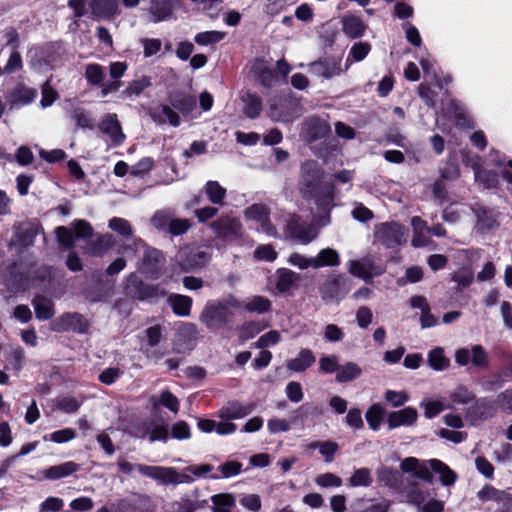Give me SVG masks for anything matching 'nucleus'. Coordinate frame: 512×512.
<instances>
[{
	"label": "nucleus",
	"instance_id": "48",
	"mask_svg": "<svg viewBox=\"0 0 512 512\" xmlns=\"http://www.w3.org/2000/svg\"><path fill=\"white\" fill-rule=\"evenodd\" d=\"M243 101L245 103L244 113L247 117L253 119L259 116L262 110V101L258 96L248 94L246 97L243 98Z\"/></svg>",
	"mask_w": 512,
	"mask_h": 512
},
{
	"label": "nucleus",
	"instance_id": "2",
	"mask_svg": "<svg viewBox=\"0 0 512 512\" xmlns=\"http://www.w3.org/2000/svg\"><path fill=\"white\" fill-rule=\"evenodd\" d=\"M330 223L329 212L320 216L316 224L308 223L296 214L290 215L284 227V235L286 239L296 241L300 244H309L314 241L319 234V227L326 226Z\"/></svg>",
	"mask_w": 512,
	"mask_h": 512
},
{
	"label": "nucleus",
	"instance_id": "21",
	"mask_svg": "<svg viewBox=\"0 0 512 512\" xmlns=\"http://www.w3.org/2000/svg\"><path fill=\"white\" fill-rule=\"evenodd\" d=\"M417 419V410L413 407H406L391 412L387 417V424L389 429H394L400 426H412L416 423Z\"/></svg>",
	"mask_w": 512,
	"mask_h": 512
},
{
	"label": "nucleus",
	"instance_id": "23",
	"mask_svg": "<svg viewBox=\"0 0 512 512\" xmlns=\"http://www.w3.org/2000/svg\"><path fill=\"white\" fill-rule=\"evenodd\" d=\"M310 72L315 76L329 79L333 76L340 75L342 69L340 61L334 59H325L311 63Z\"/></svg>",
	"mask_w": 512,
	"mask_h": 512
},
{
	"label": "nucleus",
	"instance_id": "58",
	"mask_svg": "<svg viewBox=\"0 0 512 512\" xmlns=\"http://www.w3.org/2000/svg\"><path fill=\"white\" fill-rule=\"evenodd\" d=\"M71 227L77 238L88 239L93 235L92 226L85 220H74L71 223Z\"/></svg>",
	"mask_w": 512,
	"mask_h": 512
},
{
	"label": "nucleus",
	"instance_id": "47",
	"mask_svg": "<svg viewBox=\"0 0 512 512\" xmlns=\"http://www.w3.org/2000/svg\"><path fill=\"white\" fill-rule=\"evenodd\" d=\"M383 414L384 411L379 404H373L367 409L365 418L368 426L372 430L377 431L379 429L383 419Z\"/></svg>",
	"mask_w": 512,
	"mask_h": 512
},
{
	"label": "nucleus",
	"instance_id": "51",
	"mask_svg": "<svg viewBox=\"0 0 512 512\" xmlns=\"http://www.w3.org/2000/svg\"><path fill=\"white\" fill-rule=\"evenodd\" d=\"M225 36V32L211 30L196 34L194 40L198 45L206 46L220 42Z\"/></svg>",
	"mask_w": 512,
	"mask_h": 512
},
{
	"label": "nucleus",
	"instance_id": "19",
	"mask_svg": "<svg viewBox=\"0 0 512 512\" xmlns=\"http://www.w3.org/2000/svg\"><path fill=\"white\" fill-rule=\"evenodd\" d=\"M42 227L37 221H25L14 226L16 242L28 247L33 244L35 237L42 232Z\"/></svg>",
	"mask_w": 512,
	"mask_h": 512
},
{
	"label": "nucleus",
	"instance_id": "55",
	"mask_svg": "<svg viewBox=\"0 0 512 512\" xmlns=\"http://www.w3.org/2000/svg\"><path fill=\"white\" fill-rule=\"evenodd\" d=\"M471 363L477 368H487L489 364L488 355L481 345L471 347Z\"/></svg>",
	"mask_w": 512,
	"mask_h": 512
},
{
	"label": "nucleus",
	"instance_id": "8",
	"mask_svg": "<svg viewBox=\"0 0 512 512\" xmlns=\"http://www.w3.org/2000/svg\"><path fill=\"white\" fill-rule=\"evenodd\" d=\"M124 290L126 295L140 301L156 299L160 296L158 285L143 282L135 273H131L126 277Z\"/></svg>",
	"mask_w": 512,
	"mask_h": 512
},
{
	"label": "nucleus",
	"instance_id": "37",
	"mask_svg": "<svg viewBox=\"0 0 512 512\" xmlns=\"http://www.w3.org/2000/svg\"><path fill=\"white\" fill-rule=\"evenodd\" d=\"M208 200L215 205H223L227 190L218 181L210 180L204 186Z\"/></svg>",
	"mask_w": 512,
	"mask_h": 512
},
{
	"label": "nucleus",
	"instance_id": "60",
	"mask_svg": "<svg viewBox=\"0 0 512 512\" xmlns=\"http://www.w3.org/2000/svg\"><path fill=\"white\" fill-rule=\"evenodd\" d=\"M191 228V221L189 219L172 218L169 232L173 236L185 234Z\"/></svg>",
	"mask_w": 512,
	"mask_h": 512
},
{
	"label": "nucleus",
	"instance_id": "45",
	"mask_svg": "<svg viewBox=\"0 0 512 512\" xmlns=\"http://www.w3.org/2000/svg\"><path fill=\"white\" fill-rule=\"evenodd\" d=\"M85 78L89 84L93 86H100L105 78V70L99 64H88L85 67Z\"/></svg>",
	"mask_w": 512,
	"mask_h": 512
},
{
	"label": "nucleus",
	"instance_id": "43",
	"mask_svg": "<svg viewBox=\"0 0 512 512\" xmlns=\"http://www.w3.org/2000/svg\"><path fill=\"white\" fill-rule=\"evenodd\" d=\"M314 261H316L315 269L324 266L335 267L340 264V256L335 249L325 248L319 251L318 255L314 257Z\"/></svg>",
	"mask_w": 512,
	"mask_h": 512
},
{
	"label": "nucleus",
	"instance_id": "29",
	"mask_svg": "<svg viewBox=\"0 0 512 512\" xmlns=\"http://www.w3.org/2000/svg\"><path fill=\"white\" fill-rule=\"evenodd\" d=\"M299 280L300 276L296 272L287 268H280L276 271L275 287L280 293H286Z\"/></svg>",
	"mask_w": 512,
	"mask_h": 512
},
{
	"label": "nucleus",
	"instance_id": "9",
	"mask_svg": "<svg viewBox=\"0 0 512 512\" xmlns=\"http://www.w3.org/2000/svg\"><path fill=\"white\" fill-rule=\"evenodd\" d=\"M165 257L161 250L146 247L138 269L147 278L156 280L163 274Z\"/></svg>",
	"mask_w": 512,
	"mask_h": 512
},
{
	"label": "nucleus",
	"instance_id": "39",
	"mask_svg": "<svg viewBox=\"0 0 512 512\" xmlns=\"http://www.w3.org/2000/svg\"><path fill=\"white\" fill-rule=\"evenodd\" d=\"M271 301L261 295H254L244 302L243 309L247 312H256L258 314H264L271 310Z\"/></svg>",
	"mask_w": 512,
	"mask_h": 512
},
{
	"label": "nucleus",
	"instance_id": "25",
	"mask_svg": "<svg viewBox=\"0 0 512 512\" xmlns=\"http://www.w3.org/2000/svg\"><path fill=\"white\" fill-rule=\"evenodd\" d=\"M253 409L252 404L245 405L238 401H230L220 409L219 416L225 420L242 419L249 415Z\"/></svg>",
	"mask_w": 512,
	"mask_h": 512
},
{
	"label": "nucleus",
	"instance_id": "33",
	"mask_svg": "<svg viewBox=\"0 0 512 512\" xmlns=\"http://www.w3.org/2000/svg\"><path fill=\"white\" fill-rule=\"evenodd\" d=\"M428 463L431 469L440 475V481L444 486H451L455 483L457 475L445 463L438 459H431Z\"/></svg>",
	"mask_w": 512,
	"mask_h": 512
},
{
	"label": "nucleus",
	"instance_id": "56",
	"mask_svg": "<svg viewBox=\"0 0 512 512\" xmlns=\"http://www.w3.org/2000/svg\"><path fill=\"white\" fill-rule=\"evenodd\" d=\"M172 218L168 211H157L151 218V224L158 230L168 231Z\"/></svg>",
	"mask_w": 512,
	"mask_h": 512
},
{
	"label": "nucleus",
	"instance_id": "13",
	"mask_svg": "<svg viewBox=\"0 0 512 512\" xmlns=\"http://www.w3.org/2000/svg\"><path fill=\"white\" fill-rule=\"evenodd\" d=\"M98 128L110 139L114 146H119L125 141L126 136L123 133L121 123L115 113L105 114L102 117Z\"/></svg>",
	"mask_w": 512,
	"mask_h": 512
},
{
	"label": "nucleus",
	"instance_id": "4",
	"mask_svg": "<svg viewBox=\"0 0 512 512\" xmlns=\"http://www.w3.org/2000/svg\"><path fill=\"white\" fill-rule=\"evenodd\" d=\"M137 470L143 476L149 477L162 485H176L180 483H190L193 481L191 476L181 474L173 467L138 464Z\"/></svg>",
	"mask_w": 512,
	"mask_h": 512
},
{
	"label": "nucleus",
	"instance_id": "28",
	"mask_svg": "<svg viewBox=\"0 0 512 512\" xmlns=\"http://www.w3.org/2000/svg\"><path fill=\"white\" fill-rule=\"evenodd\" d=\"M477 497L480 501H494L503 504H512V494L499 490L489 484H486L481 490L478 491Z\"/></svg>",
	"mask_w": 512,
	"mask_h": 512
},
{
	"label": "nucleus",
	"instance_id": "3",
	"mask_svg": "<svg viewBox=\"0 0 512 512\" xmlns=\"http://www.w3.org/2000/svg\"><path fill=\"white\" fill-rule=\"evenodd\" d=\"M233 312L218 301H209L200 314V321L209 330H220L233 320Z\"/></svg>",
	"mask_w": 512,
	"mask_h": 512
},
{
	"label": "nucleus",
	"instance_id": "1",
	"mask_svg": "<svg viewBox=\"0 0 512 512\" xmlns=\"http://www.w3.org/2000/svg\"><path fill=\"white\" fill-rule=\"evenodd\" d=\"M323 179V171L313 160L305 161L301 166L300 189L304 197L314 198L319 208L326 209L332 205L333 195L327 192L319 194V186Z\"/></svg>",
	"mask_w": 512,
	"mask_h": 512
},
{
	"label": "nucleus",
	"instance_id": "32",
	"mask_svg": "<svg viewBox=\"0 0 512 512\" xmlns=\"http://www.w3.org/2000/svg\"><path fill=\"white\" fill-rule=\"evenodd\" d=\"M168 435L169 432L166 424H156L155 421H152L144 424L143 433L140 437H148L151 442H154L157 440L166 441L168 439Z\"/></svg>",
	"mask_w": 512,
	"mask_h": 512
},
{
	"label": "nucleus",
	"instance_id": "27",
	"mask_svg": "<svg viewBox=\"0 0 512 512\" xmlns=\"http://www.w3.org/2000/svg\"><path fill=\"white\" fill-rule=\"evenodd\" d=\"M341 23L344 34L351 39L360 38L365 33L366 24L358 16L345 15L342 17Z\"/></svg>",
	"mask_w": 512,
	"mask_h": 512
},
{
	"label": "nucleus",
	"instance_id": "20",
	"mask_svg": "<svg viewBox=\"0 0 512 512\" xmlns=\"http://www.w3.org/2000/svg\"><path fill=\"white\" fill-rule=\"evenodd\" d=\"M36 95L37 91L35 89L26 87L23 84H18L7 93L6 99L12 109L31 103Z\"/></svg>",
	"mask_w": 512,
	"mask_h": 512
},
{
	"label": "nucleus",
	"instance_id": "61",
	"mask_svg": "<svg viewBox=\"0 0 512 512\" xmlns=\"http://www.w3.org/2000/svg\"><path fill=\"white\" fill-rule=\"evenodd\" d=\"M384 398L393 407H400L409 400V395L405 391L387 390Z\"/></svg>",
	"mask_w": 512,
	"mask_h": 512
},
{
	"label": "nucleus",
	"instance_id": "54",
	"mask_svg": "<svg viewBox=\"0 0 512 512\" xmlns=\"http://www.w3.org/2000/svg\"><path fill=\"white\" fill-rule=\"evenodd\" d=\"M57 241L66 249H73L75 247V239L73 230L65 226H59L55 229Z\"/></svg>",
	"mask_w": 512,
	"mask_h": 512
},
{
	"label": "nucleus",
	"instance_id": "49",
	"mask_svg": "<svg viewBox=\"0 0 512 512\" xmlns=\"http://www.w3.org/2000/svg\"><path fill=\"white\" fill-rule=\"evenodd\" d=\"M475 398V394L465 386H458L450 393V399L456 404H471Z\"/></svg>",
	"mask_w": 512,
	"mask_h": 512
},
{
	"label": "nucleus",
	"instance_id": "62",
	"mask_svg": "<svg viewBox=\"0 0 512 512\" xmlns=\"http://www.w3.org/2000/svg\"><path fill=\"white\" fill-rule=\"evenodd\" d=\"M390 506L389 501L383 500L379 503H368L361 501L355 512H387Z\"/></svg>",
	"mask_w": 512,
	"mask_h": 512
},
{
	"label": "nucleus",
	"instance_id": "50",
	"mask_svg": "<svg viewBox=\"0 0 512 512\" xmlns=\"http://www.w3.org/2000/svg\"><path fill=\"white\" fill-rule=\"evenodd\" d=\"M349 484L352 487H368L372 484L371 471L368 468H359L354 471L349 478Z\"/></svg>",
	"mask_w": 512,
	"mask_h": 512
},
{
	"label": "nucleus",
	"instance_id": "35",
	"mask_svg": "<svg viewBox=\"0 0 512 512\" xmlns=\"http://www.w3.org/2000/svg\"><path fill=\"white\" fill-rule=\"evenodd\" d=\"M151 85L152 81L149 76H141L140 78L130 81L127 87L121 92V96L123 98L140 96Z\"/></svg>",
	"mask_w": 512,
	"mask_h": 512
},
{
	"label": "nucleus",
	"instance_id": "44",
	"mask_svg": "<svg viewBox=\"0 0 512 512\" xmlns=\"http://www.w3.org/2000/svg\"><path fill=\"white\" fill-rule=\"evenodd\" d=\"M429 366L436 371H443L449 366V359L444 356V351L440 347L432 349L428 354Z\"/></svg>",
	"mask_w": 512,
	"mask_h": 512
},
{
	"label": "nucleus",
	"instance_id": "46",
	"mask_svg": "<svg viewBox=\"0 0 512 512\" xmlns=\"http://www.w3.org/2000/svg\"><path fill=\"white\" fill-rule=\"evenodd\" d=\"M420 407L424 409V416L428 419H431L443 410L451 409L452 405L450 403H444L439 400H430L422 401L420 403Z\"/></svg>",
	"mask_w": 512,
	"mask_h": 512
},
{
	"label": "nucleus",
	"instance_id": "57",
	"mask_svg": "<svg viewBox=\"0 0 512 512\" xmlns=\"http://www.w3.org/2000/svg\"><path fill=\"white\" fill-rule=\"evenodd\" d=\"M288 263L298 267L301 270L307 269L309 267L315 269L316 261H314V257H306L300 253H292L288 258Z\"/></svg>",
	"mask_w": 512,
	"mask_h": 512
},
{
	"label": "nucleus",
	"instance_id": "40",
	"mask_svg": "<svg viewBox=\"0 0 512 512\" xmlns=\"http://www.w3.org/2000/svg\"><path fill=\"white\" fill-rule=\"evenodd\" d=\"M378 481L392 488H399L401 484V475L393 468L382 466L376 471Z\"/></svg>",
	"mask_w": 512,
	"mask_h": 512
},
{
	"label": "nucleus",
	"instance_id": "15",
	"mask_svg": "<svg viewBox=\"0 0 512 512\" xmlns=\"http://www.w3.org/2000/svg\"><path fill=\"white\" fill-rule=\"evenodd\" d=\"M197 341V330L195 325L191 323L184 324L179 328L177 335L173 341V350L176 353H186L191 351Z\"/></svg>",
	"mask_w": 512,
	"mask_h": 512
},
{
	"label": "nucleus",
	"instance_id": "26",
	"mask_svg": "<svg viewBox=\"0 0 512 512\" xmlns=\"http://www.w3.org/2000/svg\"><path fill=\"white\" fill-rule=\"evenodd\" d=\"M80 470V465L74 461H67L58 465L51 466L42 471L43 476L48 480H58L68 477Z\"/></svg>",
	"mask_w": 512,
	"mask_h": 512
},
{
	"label": "nucleus",
	"instance_id": "53",
	"mask_svg": "<svg viewBox=\"0 0 512 512\" xmlns=\"http://www.w3.org/2000/svg\"><path fill=\"white\" fill-rule=\"evenodd\" d=\"M73 119L76 121V125L83 129H93L95 126L91 113L83 108L73 110Z\"/></svg>",
	"mask_w": 512,
	"mask_h": 512
},
{
	"label": "nucleus",
	"instance_id": "42",
	"mask_svg": "<svg viewBox=\"0 0 512 512\" xmlns=\"http://www.w3.org/2000/svg\"><path fill=\"white\" fill-rule=\"evenodd\" d=\"M243 214L246 220L255 221L260 224L270 217V208L264 203H254L248 206Z\"/></svg>",
	"mask_w": 512,
	"mask_h": 512
},
{
	"label": "nucleus",
	"instance_id": "30",
	"mask_svg": "<svg viewBox=\"0 0 512 512\" xmlns=\"http://www.w3.org/2000/svg\"><path fill=\"white\" fill-rule=\"evenodd\" d=\"M36 318L39 320H48L54 316V303L51 299L37 295L32 301Z\"/></svg>",
	"mask_w": 512,
	"mask_h": 512
},
{
	"label": "nucleus",
	"instance_id": "18",
	"mask_svg": "<svg viewBox=\"0 0 512 512\" xmlns=\"http://www.w3.org/2000/svg\"><path fill=\"white\" fill-rule=\"evenodd\" d=\"M92 17L100 20H110L121 13L117 0H89Z\"/></svg>",
	"mask_w": 512,
	"mask_h": 512
},
{
	"label": "nucleus",
	"instance_id": "59",
	"mask_svg": "<svg viewBox=\"0 0 512 512\" xmlns=\"http://www.w3.org/2000/svg\"><path fill=\"white\" fill-rule=\"evenodd\" d=\"M297 411L302 419L318 418L323 413L322 407L315 403H305Z\"/></svg>",
	"mask_w": 512,
	"mask_h": 512
},
{
	"label": "nucleus",
	"instance_id": "22",
	"mask_svg": "<svg viewBox=\"0 0 512 512\" xmlns=\"http://www.w3.org/2000/svg\"><path fill=\"white\" fill-rule=\"evenodd\" d=\"M115 245V239L112 234L105 233L100 234L94 240H89L85 247L84 251L86 254L90 256H103Z\"/></svg>",
	"mask_w": 512,
	"mask_h": 512
},
{
	"label": "nucleus",
	"instance_id": "17",
	"mask_svg": "<svg viewBox=\"0 0 512 512\" xmlns=\"http://www.w3.org/2000/svg\"><path fill=\"white\" fill-rule=\"evenodd\" d=\"M89 323L85 317L79 313H65L55 322V330L59 332L73 331L85 333L88 331Z\"/></svg>",
	"mask_w": 512,
	"mask_h": 512
},
{
	"label": "nucleus",
	"instance_id": "63",
	"mask_svg": "<svg viewBox=\"0 0 512 512\" xmlns=\"http://www.w3.org/2000/svg\"><path fill=\"white\" fill-rule=\"evenodd\" d=\"M339 367L338 356L336 355L322 356L319 359V368L324 373H338Z\"/></svg>",
	"mask_w": 512,
	"mask_h": 512
},
{
	"label": "nucleus",
	"instance_id": "16",
	"mask_svg": "<svg viewBox=\"0 0 512 512\" xmlns=\"http://www.w3.org/2000/svg\"><path fill=\"white\" fill-rule=\"evenodd\" d=\"M349 280L343 275H335L327 279L320 287L321 297L325 301L339 298L349 290Z\"/></svg>",
	"mask_w": 512,
	"mask_h": 512
},
{
	"label": "nucleus",
	"instance_id": "38",
	"mask_svg": "<svg viewBox=\"0 0 512 512\" xmlns=\"http://www.w3.org/2000/svg\"><path fill=\"white\" fill-rule=\"evenodd\" d=\"M471 209L477 218L476 227L478 230H488L496 226V219L491 211L480 205H475Z\"/></svg>",
	"mask_w": 512,
	"mask_h": 512
},
{
	"label": "nucleus",
	"instance_id": "14",
	"mask_svg": "<svg viewBox=\"0 0 512 512\" xmlns=\"http://www.w3.org/2000/svg\"><path fill=\"white\" fill-rule=\"evenodd\" d=\"M269 117L276 122L288 123L299 116L297 105L287 99H279L270 105Z\"/></svg>",
	"mask_w": 512,
	"mask_h": 512
},
{
	"label": "nucleus",
	"instance_id": "12",
	"mask_svg": "<svg viewBox=\"0 0 512 512\" xmlns=\"http://www.w3.org/2000/svg\"><path fill=\"white\" fill-rule=\"evenodd\" d=\"M329 132L330 126L326 120L311 116L302 124L301 137L311 143L325 137Z\"/></svg>",
	"mask_w": 512,
	"mask_h": 512
},
{
	"label": "nucleus",
	"instance_id": "24",
	"mask_svg": "<svg viewBox=\"0 0 512 512\" xmlns=\"http://www.w3.org/2000/svg\"><path fill=\"white\" fill-rule=\"evenodd\" d=\"M154 23L166 21L173 15V5L171 0H151L147 9Z\"/></svg>",
	"mask_w": 512,
	"mask_h": 512
},
{
	"label": "nucleus",
	"instance_id": "31",
	"mask_svg": "<svg viewBox=\"0 0 512 512\" xmlns=\"http://www.w3.org/2000/svg\"><path fill=\"white\" fill-rule=\"evenodd\" d=\"M315 362V356L309 349H302L297 357L287 362V368L294 372H302Z\"/></svg>",
	"mask_w": 512,
	"mask_h": 512
},
{
	"label": "nucleus",
	"instance_id": "41",
	"mask_svg": "<svg viewBox=\"0 0 512 512\" xmlns=\"http://www.w3.org/2000/svg\"><path fill=\"white\" fill-rule=\"evenodd\" d=\"M361 374L362 369L357 363L347 362L339 367L335 379L339 383H346L357 379Z\"/></svg>",
	"mask_w": 512,
	"mask_h": 512
},
{
	"label": "nucleus",
	"instance_id": "6",
	"mask_svg": "<svg viewBox=\"0 0 512 512\" xmlns=\"http://www.w3.org/2000/svg\"><path fill=\"white\" fill-rule=\"evenodd\" d=\"M208 251L197 247H183L175 255V261L183 272H189L204 267L210 260Z\"/></svg>",
	"mask_w": 512,
	"mask_h": 512
},
{
	"label": "nucleus",
	"instance_id": "34",
	"mask_svg": "<svg viewBox=\"0 0 512 512\" xmlns=\"http://www.w3.org/2000/svg\"><path fill=\"white\" fill-rule=\"evenodd\" d=\"M168 302L173 312L178 316H188L191 311L192 299L181 294H172L168 298Z\"/></svg>",
	"mask_w": 512,
	"mask_h": 512
},
{
	"label": "nucleus",
	"instance_id": "36",
	"mask_svg": "<svg viewBox=\"0 0 512 512\" xmlns=\"http://www.w3.org/2000/svg\"><path fill=\"white\" fill-rule=\"evenodd\" d=\"M5 357L7 364L5 366L6 370H14L18 373L22 368V363L24 360V350L20 346H10L5 351Z\"/></svg>",
	"mask_w": 512,
	"mask_h": 512
},
{
	"label": "nucleus",
	"instance_id": "5",
	"mask_svg": "<svg viewBox=\"0 0 512 512\" xmlns=\"http://www.w3.org/2000/svg\"><path fill=\"white\" fill-rule=\"evenodd\" d=\"M215 236L223 241L234 242L244 235L242 223L239 218L225 214L210 223Z\"/></svg>",
	"mask_w": 512,
	"mask_h": 512
},
{
	"label": "nucleus",
	"instance_id": "7",
	"mask_svg": "<svg viewBox=\"0 0 512 512\" xmlns=\"http://www.w3.org/2000/svg\"><path fill=\"white\" fill-rule=\"evenodd\" d=\"M407 229L397 222H385L375 226L374 236L387 248H393L406 242Z\"/></svg>",
	"mask_w": 512,
	"mask_h": 512
},
{
	"label": "nucleus",
	"instance_id": "64",
	"mask_svg": "<svg viewBox=\"0 0 512 512\" xmlns=\"http://www.w3.org/2000/svg\"><path fill=\"white\" fill-rule=\"evenodd\" d=\"M257 260L272 262L277 258V252L270 244L260 245L254 251Z\"/></svg>",
	"mask_w": 512,
	"mask_h": 512
},
{
	"label": "nucleus",
	"instance_id": "10",
	"mask_svg": "<svg viewBox=\"0 0 512 512\" xmlns=\"http://www.w3.org/2000/svg\"><path fill=\"white\" fill-rule=\"evenodd\" d=\"M496 413L495 404L486 399H476L465 409L464 417L469 424L476 426L492 418Z\"/></svg>",
	"mask_w": 512,
	"mask_h": 512
},
{
	"label": "nucleus",
	"instance_id": "52",
	"mask_svg": "<svg viewBox=\"0 0 512 512\" xmlns=\"http://www.w3.org/2000/svg\"><path fill=\"white\" fill-rule=\"evenodd\" d=\"M108 226L111 230L125 238H129L133 233L131 224L124 218L113 217L109 220Z\"/></svg>",
	"mask_w": 512,
	"mask_h": 512
},
{
	"label": "nucleus",
	"instance_id": "11",
	"mask_svg": "<svg viewBox=\"0 0 512 512\" xmlns=\"http://www.w3.org/2000/svg\"><path fill=\"white\" fill-rule=\"evenodd\" d=\"M348 271L355 277L370 282L375 276H380L385 272L384 266L376 263L372 257H363L358 260L348 262Z\"/></svg>",
	"mask_w": 512,
	"mask_h": 512
}]
</instances>
